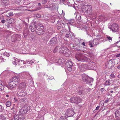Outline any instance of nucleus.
Masks as SVG:
<instances>
[{
  "label": "nucleus",
  "instance_id": "nucleus-1",
  "mask_svg": "<svg viewBox=\"0 0 120 120\" xmlns=\"http://www.w3.org/2000/svg\"><path fill=\"white\" fill-rule=\"evenodd\" d=\"M45 30L43 26L41 24L38 25L36 27V31L38 35H41L44 33Z\"/></svg>",
  "mask_w": 120,
  "mask_h": 120
},
{
  "label": "nucleus",
  "instance_id": "nucleus-2",
  "mask_svg": "<svg viewBox=\"0 0 120 120\" xmlns=\"http://www.w3.org/2000/svg\"><path fill=\"white\" fill-rule=\"evenodd\" d=\"M75 57L76 59L79 61H84L87 59V57L84 56L81 54H77L76 55Z\"/></svg>",
  "mask_w": 120,
  "mask_h": 120
},
{
  "label": "nucleus",
  "instance_id": "nucleus-3",
  "mask_svg": "<svg viewBox=\"0 0 120 120\" xmlns=\"http://www.w3.org/2000/svg\"><path fill=\"white\" fill-rule=\"evenodd\" d=\"M30 108L29 106L25 105L20 110L19 112L20 113L24 114L30 110Z\"/></svg>",
  "mask_w": 120,
  "mask_h": 120
},
{
  "label": "nucleus",
  "instance_id": "nucleus-4",
  "mask_svg": "<svg viewBox=\"0 0 120 120\" xmlns=\"http://www.w3.org/2000/svg\"><path fill=\"white\" fill-rule=\"evenodd\" d=\"M70 101L71 103L77 104L81 102V100L80 98L73 97L70 98Z\"/></svg>",
  "mask_w": 120,
  "mask_h": 120
},
{
  "label": "nucleus",
  "instance_id": "nucleus-5",
  "mask_svg": "<svg viewBox=\"0 0 120 120\" xmlns=\"http://www.w3.org/2000/svg\"><path fill=\"white\" fill-rule=\"evenodd\" d=\"M74 114L73 109L72 108H69L67 109L65 111V114L67 115L68 117L73 116Z\"/></svg>",
  "mask_w": 120,
  "mask_h": 120
},
{
  "label": "nucleus",
  "instance_id": "nucleus-6",
  "mask_svg": "<svg viewBox=\"0 0 120 120\" xmlns=\"http://www.w3.org/2000/svg\"><path fill=\"white\" fill-rule=\"evenodd\" d=\"M85 12L89 14H90L92 10V7L91 5H85L83 6Z\"/></svg>",
  "mask_w": 120,
  "mask_h": 120
},
{
  "label": "nucleus",
  "instance_id": "nucleus-7",
  "mask_svg": "<svg viewBox=\"0 0 120 120\" xmlns=\"http://www.w3.org/2000/svg\"><path fill=\"white\" fill-rule=\"evenodd\" d=\"M25 118L24 116L22 115L18 114L15 115L14 118V120H24Z\"/></svg>",
  "mask_w": 120,
  "mask_h": 120
},
{
  "label": "nucleus",
  "instance_id": "nucleus-8",
  "mask_svg": "<svg viewBox=\"0 0 120 120\" xmlns=\"http://www.w3.org/2000/svg\"><path fill=\"white\" fill-rule=\"evenodd\" d=\"M82 78L83 81L86 82L87 83H90L89 81V77L87 76L86 74H83L82 75Z\"/></svg>",
  "mask_w": 120,
  "mask_h": 120
},
{
  "label": "nucleus",
  "instance_id": "nucleus-9",
  "mask_svg": "<svg viewBox=\"0 0 120 120\" xmlns=\"http://www.w3.org/2000/svg\"><path fill=\"white\" fill-rule=\"evenodd\" d=\"M111 29L112 31L114 32H117L118 30V26L117 24L113 23L111 26Z\"/></svg>",
  "mask_w": 120,
  "mask_h": 120
},
{
  "label": "nucleus",
  "instance_id": "nucleus-10",
  "mask_svg": "<svg viewBox=\"0 0 120 120\" xmlns=\"http://www.w3.org/2000/svg\"><path fill=\"white\" fill-rule=\"evenodd\" d=\"M26 84L25 82H21L19 85L18 86L19 89L21 90H24L26 86Z\"/></svg>",
  "mask_w": 120,
  "mask_h": 120
},
{
  "label": "nucleus",
  "instance_id": "nucleus-11",
  "mask_svg": "<svg viewBox=\"0 0 120 120\" xmlns=\"http://www.w3.org/2000/svg\"><path fill=\"white\" fill-rule=\"evenodd\" d=\"M112 60L113 59H111V60H109L106 62L105 64V66L106 67L108 68H111L113 66V62Z\"/></svg>",
  "mask_w": 120,
  "mask_h": 120
},
{
  "label": "nucleus",
  "instance_id": "nucleus-12",
  "mask_svg": "<svg viewBox=\"0 0 120 120\" xmlns=\"http://www.w3.org/2000/svg\"><path fill=\"white\" fill-rule=\"evenodd\" d=\"M36 22H32L31 24L29 26V28L30 29L32 32H34L36 28Z\"/></svg>",
  "mask_w": 120,
  "mask_h": 120
},
{
  "label": "nucleus",
  "instance_id": "nucleus-13",
  "mask_svg": "<svg viewBox=\"0 0 120 120\" xmlns=\"http://www.w3.org/2000/svg\"><path fill=\"white\" fill-rule=\"evenodd\" d=\"M20 36L17 34H14L12 37L11 40L13 42H15V41L20 39Z\"/></svg>",
  "mask_w": 120,
  "mask_h": 120
},
{
  "label": "nucleus",
  "instance_id": "nucleus-14",
  "mask_svg": "<svg viewBox=\"0 0 120 120\" xmlns=\"http://www.w3.org/2000/svg\"><path fill=\"white\" fill-rule=\"evenodd\" d=\"M16 85L14 83L12 80L11 79L9 81L8 88L10 89H12Z\"/></svg>",
  "mask_w": 120,
  "mask_h": 120
},
{
  "label": "nucleus",
  "instance_id": "nucleus-15",
  "mask_svg": "<svg viewBox=\"0 0 120 120\" xmlns=\"http://www.w3.org/2000/svg\"><path fill=\"white\" fill-rule=\"evenodd\" d=\"M57 39L55 37H53L51 39L50 41V45L52 46H55L56 43Z\"/></svg>",
  "mask_w": 120,
  "mask_h": 120
},
{
  "label": "nucleus",
  "instance_id": "nucleus-16",
  "mask_svg": "<svg viewBox=\"0 0 120 120\" xmlns=\"http://www.w3.org/2000/svg\"><path fill=\"white\" fill-rule=\"evenodd\" d=\"M11 79L16 85L20 81L19 78L17 76L13 77Z\"/></svg>",
  "mask_w": 120,
  "mask_h": 120
},
{
  "label": "nucleus",
  "instance_id": "nucleus-17",
  "mask_svg": "<svg viewBox=\"0 0 120 120\" xmlns=\"http://www.w3.org/2000/svg\"><path fill=\"white\" fill-rule=\"evenodd\" d=\"M115 114L116 119L120 120V109L116 111L115 112Z\"/></svg>",
  "mask_w": 120,
  "mask_h": 120
},
{
  "label": "nucleus",
  "instance_id": "nucleus-18",
  "mask_svg": "<svg viewBox=\"0 0 120 120\" xmlns=\"http://www.w3.org/2000/svg\"><path fill=\"white\" fill-rule=\"evenodd\" d=\"M98 19L99 21L104 22L107 20L106 18L104 15H100L98 17Z\"/></svg>",
  "mask_w": 120,
  "mask_h": 120
},
{
  "label": "nucleus",
  "instance_id": "nucleus-19",
  "mask_svg": "<svg viewBox=\"0 0 120 120\" xmlns=\"http://www.w3.org/2000/svg\"><path fill=\"white\" fill-rule=\"evenodd\" d=\"M71 54V52L70 50L67 48H66V49L65 51L64 54L65 56L68 57L70 56Z\"/></svg>",
  "mask_w": 120,
  "mask_h": 120
},
{
  "label": "nucleus",
  "instance_id": "nucleus-20",
  "mask_svg": "<svg viewBox=\"0 0 120 120\" xmlns=\"http://www.w3.org/2000/svg\"><path fill=\"white\" fill-rule=\"evenodd\" d=\"M66 66L67 67H72L73 64L72 61L70 60H68L66 63Z\"/></svg>",
  "mask_w": 120,
  "mask_h": 120
},
{
  "label": "nucleus",
  "instance_id": "nucleus-21",
  "mask_svg": "<svg viewBox=\"0 0 120 120\" xmlns=\"http://www.w3.org/2000/svg\"><path fill=\"white\" fill-rule=\"evenodd\" d=\"M17 94L19 96L22 97L26 95V93L24 91H19Z\"/></svg>",
  "mask_w": 120,
  "mask_h": 120
},
{
  "label": "nucleus",
  "instance_id": "nucleus-22",
  "mask_svg": "<svg viewBox=\"0 0 120 120\" xmlns=\"http://www.w3.org/2000/svg\"><path fill=\"white\" fill-rule=\"evenodd\" d=\"M67 48V47L65 46L60 48L59 49V52L61 53H62L64 54V52Z\"/></svg>",
  "mask_w": 120,
  "mask_h": 120
},
{
  "label": "nucleus",
  "instance_id": "nucleus-23",
  "mask_svg": "<svg viewBox=\"0 0 120 120\" xmlns=\"http://www.w3.org/2000/svg\"><path fill=\"white\" fill-rule=\"evenodd\" d=\"M98 44V42H96L94 40L93 43L94 45H92V44H90L89 45H90V47H94V46H96Z\"/></svg>",
  "mask_w": 120,
  "mask_h": 120
},
{
  "label": "nucleus",
  "instance_id": "nucleus-24",
  "mask_svg": "<svg viewBox=\"0 0 120 120\" xmlns=\"http://www.w3.org/2000/svg\"><path fill=\"white\" fill-rule=\"evenodd\" d=\"M4 89V86L2 85V82L0 80V91Z\"/></svg>",
  "mask_w": 120,
  "mask_h": 120
},
{
  "label": "nucleus",
  "instance_id": "nucleus-25",
  "mask_svg": "<svg viewBox=\"0 0 120 120\" xmlns=\"http://www.w3.org/2000/svg\"><path fill=\"white\" fill-rule=\"evenodd\" d=\"M110 84V82L109 80H107L104 83V84L105 86H108Z\"/></svg>",
  "mask_w": 120,
  "mask_h": 120
},
{
  "label": "nucleus",
  "instance_id": "nucleus-26",
  "mask_svg": "<svg viewBox=\"0 0 120 120\" xmlns=\"http://www.w3.org/2000/svg\"><path fill=\"white\" fill-rule=\"evenodd\" d=\"M3 3L4 4L5 6L7 5L8 3V0H2Z\"/></svg>",
  "mask_w": 120,
  "mask_h": 120
},
{
  "label": "nucleus",
  "instance_id": "nucleus-27",
  "mask_svg": "<svg viewBox=\"0 0 120 120\" xmlns=\"http://www.w3.org/2000/svg\"><path fill=\"white\" fill-rule=\"evenodd\" d=\"M95 65V63L93 62H91L89 64V66L90 67L93 68Z\"/></svg>",
  "mask_w": 120,
  "mask_h": 120
},
{
  "label": "nucleus",
  "instance_id": "nucleus-28",
  "mask_svg": "<svg viewBox=\"0 0 120 120\" xmlns=\"http://www.w3.org/2000/svg\"><path fill=\"white\" fill-rule=\"evenodd\" d=\"M11 104V102L10 101H7L6 103V105L7 107H9Z\"/></svg>",
  "mask_w": 120,
  "mask_h": 120
},
{
  "label": "nucleus",
  "instance_id": "nucleus-29",
  "mask_svg": "<svg viewBox=\"0 0 120 120\" xmlns=\"http://www.w3.org/2000/svg\"><path fill=\"white\" fill-rule=\"evenodd\" d=\"M60 120H68L65 116H61L60 118Z\"/></svg>",
  "mask_w": 120,
  "mask_h": 120
},
{
  "label": "nucleus",
  "instance_id": "nucleus-30",
  "mask_svg": "<svg viewBox=\"0 0 120 120\" xmlns=\"http://www.w3.org/2000/svg\"><path fill=\"white\" fill-rule=\"evenodd\" d=\"M38 96L37 94H35L33 95V97L34 98L33 99L35 101H37L38 99Z\"/></svg>",
  "mask_w": 120,
  "mask_h": 120
},
{
  "label": "nucleus",
  "instance_id": "nucleus-31",
  "mask_svg": "<svg viewBox=\"0 0 120 120\" xmlns=\"http://www.w3.org/2000/svg\"><path fill=\"white\" fill-rule=\"evenodd\" d=\"M6 118L4 116H0V120H5Z\"/></svg>",
  "mask_w": 120,
  "mask_h": 120
},
{
  "label": "nucleus",
  "instance_id": "nucleus-32",
  "mask_svg": "<svg viewBox=\"0 0 120 120\" xmlns=\"http://www.w3.org/2000/svg\"><path fill=\"white\" fill-rule=\"evenodd\" d=\"M58 50L57 47H56L54 48V50L53 51V52L54 53H55L57 52V50Z\"/></svg>",
  "mask_w": 120,
  "mask_h": 120
},
{
  "label": "nucleus",
  "instance_id": "nucleus-33",
  "mask_svg": "<svg viewBox=\"0 0 120 120\" xmlns=\"http://www.w3.org/2000/svg\"><path fill=\"white\" fill-rule=\"evenodd\" d=\"M66 0H60V3H63L64 4H65V3H66Z\"/></svg>",
  "mask_w": 120,
  "mask_h": 120
},
{
  "label": "nucleus",
  "instance_id": "nucleus-34",
  "mask_svg": "<svg viewBox=\"0 0 120 120\" xmlns=\"http://www.w3.org/2000/svg\"><path fill=\"white\" fill-rule=\"evenodd\" d=\"M110 76L111 77L113 78H114L115 77V76L114 75V73H112L111 74Z\"/></svg>",
  "mask_w": 120,
  "mask_h": 120
},
{
  "label": "nucleus",
  "instance_id": "nucleus-35",
  "mask_svg": "<svg viewBox=\"0 0 120 120\" xmlns=\"http://www.w3.org/2000/svg\"><path fill=\"white\" fill-rule=\"evenodd\" d=\"M47 0H43L42 1L41 3L42 4H45L46 3Z\"/></svg>",
  "mask_w": 120,
  "mask_h": 120
},
{
  "label": "nucleus",
  "instance_id": "nucleus-36",
  "mask_svg": "<svg viewBox=\"0 0 120 120\" xmlns=\"http://www.w3.org/2000/svg\"><path fill=\"white\" fill-rule=\"evenodd\" d=\"M67 67V69L68 71H71L72 70V67Z\"/></svg>",
  "mask_w": 120,
  "mask_h": 120
},
{
  "label": "nucleus",
  "instance_id": "nucleus-37",
  "mask_svg": "<svg viewBox=\"0 0 120 120\" xmlns=\"http://www.w3.org/2000/svg\"><path fill=\"white\" fill-rule=\"evenodd\" d=\"M107 39H108L109 41H110V40H111V41H112V38L109 36H107Z\"/></svg>",
  "mask_w": 120,
  "mask_h": 120
},
{
  "label": "nucleus",
  "instance_id": "nucleus-38",
  "mask_svg": "<svg viewBox=\"0 0 120 120\" xmlns=\"http://www.w3.org/2000/svg\"><path fill=\"white\" fill-rule=\"evenodd\" d=\"M51 8V6H47V5H46V6H44V7H43V8Z\"/></svg>",
  "mask_w": 120,
  "mask_h": 120
},
{
  "label": "nucleus",
  "instance_id": "nucleus-39",
  "mask_svg": "<svg viewBox=\"0 0 120 120\" xmlns=\"http://www.w3.org/2000/svg\"><path fill=\"white\" fill-rule=\"evenodd\" d=\"M104 101H101L100 102V104H101V105H103L104 104Z\"/></svg>",
  "mask_w": 120,
  "mask_h": 120
},
{
  "label": "nucleus",
  "instance_id": "nucleus-40",
  "mask_svg": "<svg viewBox=\"0 0 120 120\" xmlns=\"http://www.w3.org/2000/svg\"><path fill=\"white\" fill-rule=\"evenodd\" d=\"M8 14L10 16H12L13 15V12H11L9 13Z\"/></svg>",
  "mask_w": 120,
  "mask_h": 120
},
{
  "label": "nucleus",
  "instance_id": "nucleus-41",
  "mask_svg": "<svg viewBox=\"0 0 120 120\" xmlns=\"http://www.w3.org/2000/svg\"><path fill=\"white\" fill-rule=\"evenodd\" d=\"M3 108L2 106L0 105V112H2L3 110Z\"/></svg>",
  "mask_w": 120,
  "mask_h": 120
},
{
  "label": "nucleus",
  "instance_id": "nucleus-42",
  "mask_svg": "<svg viewBox=\"0 0 120 120\" xmlns=\"http://www.w3.org/2000/svg\"><path fill=\"white\" fill-rule=\"evenodd\" d=\"M65 37L67 38H69V35L68 34H67L65 35Z\"/></svg>",
  "mask_w": 120,
  "mask_h": 120
},
{
  "label": "nucleus",
  "instance_id": "nucleus-43",
  "mask_svg": "<svg viewBox=\"0 0 120 120\" xmlns=\"http://www.w3.org/2000/svg\"><path fill=\"white\" fill-rule=\"evenodd\" d=\"M22 7L23 9H24V10H26V9L27 8V7L26 6H23V7Z\"/></svg>",
  "mask_w": 120,
  "mask_h": 120
},
{
  "label": "nucleus",
  "instance_id": "nucleus-44",
  "mask_svg": "<svg viewBox=\"0 0 120 120\" xmlns=\"http://www.w3.org/2000/svg\"><path fill=\"white\" fill-rule=\"evenodd\" d=\"M4 16L2 15H0V19H3Z\"/></svg>",
  "mask_w": 120,
  "mask_h": 120
},
{
  "label": "nucleus",
  "instance_id": "nucleus-45",
  "mask_svg": "<svg viewBox=\"0 0 120 120\" xmlns=\"http://www.w3.org/2000/svg\"><path fill=\"white\" fill-rule=\"evenodd\" d=\"M30 61L31 64V63H34V60H31Z\"/></svg>",
  "mask_w": 120,
  "mask_h": 120
},
{
  "label": "nucleus",
  "instance_id": "nucleus-46",
  "mask_svg": "<svg viewBox=\"0 0 120 120\" xmlns=\"http://www.w3.org/2000/svg\"><path fill=\"white\" fill-rule=\"evenodd\" d=\"M26 63L28 64H31V63L30 62V61H29L28 60H26Z\"/></svg>",
  "mask_w": 120,
  "mask_h": 120
},
{
  "label": "nucleus",
  "instance_id": "nucleus-47",
  "mask_svg": "<svg viewBox=\"0 0 120 120\" xmlns=\"http://www.w3.org/2000/svg\"><path fill=\"white\" fill-rule=\"evenodd\" d=\"M1 22L2 23H5V22H6V21L5 20H4V19H3V20H1Z\"/></svg>",
  "mask_w": 120,
  "mask_h": 120
},
{
  "label": "nucleus",
  "instance_id": "nucleus-48",
  "mask_svg": "<svg viewBox=\"0 0 120 120\" xmlns=\"http://www.w3.org/2000/svg\"><path fill=\"white\" fill-rule=\"evenodd\" d=\"M116 57H120V53L116 55Z\"/></svg>",
  "mask_w": 120,
  "mask_h": 120
},
{
  "label": "nucleus",
  "instance_id": "nucleus-49",
  "mask_svg": "<svg viewBox=\"0 0 120 120\" xmlns=\"http://www.w3.org/2000/svg\"><path fill=\"white\" fill-rule=\"evenodd\" d=\"M99 107L100 106H97L96 108V109L97 110H98L99 109Z\"/></svg>",
  "mask_w": 120,
  "mask_h": 120
},
{
  "label": "nucleus",
  "instance_id": "nucleus-50",
  "mask_svg": "<svg viewBox=\"0 0 120 120\" xmlns=\"http://www.w3.org/2000/svg\"><path fill=\"white\" fill-rule=\"evenodd\" d=\"M19 101L20 102H21L22 101L23 102H24V100L23 99H20L19 100Z\"/></svg>",
  "mask_w": 120,
  "mask_h": 120
},
{
  "label": "nucleus",
  "instance_id": "nucleus-51",
  "mask_svg": "<svg viewBox=\"0 0 120 120\" xmlns=\"http://www.w3.org/2000/svg\"><path fill=\"white\" fill-rule=\"evenodd\" d=\"M23 63L24 64H27L26 60V61H23Z\"/></svg>",
  "mask_w": 120,
  "mask_h": 120
},
{
  "label": "nucleus",
  "instance_id": "nucleus-52",
  "mask_svg": "<svg viewBox=\"0 0 120 120\" xmlns=\"http://www.w3.org/2000/svg\"><path fill=\"white\" fill-rule=\"evenodd\" d=\"M14 99L15 100V102H17L18 101V100L17 99H15V98H14Z\"/></svg>",
  "mask_w": 120,
  "mask_h": 120
},
{
  "label": "nucleus",
  "instance_id": "nucleus-53",
  "mask_svg": "<svg viewBox=\"0 0 120 120\" xmlns=\"http://www.w3.org/2000/svg\"><path fill=\"white\" fill-rule=\"evenodd\" d=\"M82 45L84 46H85V44L84 42H83L82 43Z\"/></svg>",
  "mask_w": 120,
  "mask_h": 120
},
{
  "label": "nucleus",
  "instance_id": "nucleus-54",
  "mask_svg": "<svg viewBox=\"0 0 120 120\" xmlns=\"http://www.w3.org/2000/svg\"><path fill=\"white\" fill-rule=\"evenodd\" d=\"M109 101V100H106L105 101V103H107Z\"/></svg>",
  "mask_w": 120,
  "mask_h": 120
},
{
  "label": "nucleus",
  "instance_id": "nucleus-55",
  "mask_svg": "<svg viewBox=\"0 0 120 120\" xmlns=\"http://www.w3.org/2000/svg\"><path fill=\"white\" fill-rule=\"evenodd\" d=\"M117 80L116 79L114 80L113 81V82H116Z\"/></svg>",
  "mask_w": 120,
  "mask_h": 120
},
{
  "label": "nucleus",
  "instance_id": "nucleus-56",
  "mask_svg": "<svg viewBox=\"0 0 120 120\" xmlns=\"http://www.w3.org/2000/svg\"><path fill=\"white\" fill-rule=\"evenodd\" d=\"M41 5V4L40 3H39L38 4V6H40Z\"/></svg>",
  "mask_w": 120,
  "mask_h": 120
},
{
  "label": "nucleus",
  "instance_id": "nucleus-57",
  "mask_svg": "<svg viewBox=\"0 0 120 120\" xmlns=\"http://www.w3.org/2000/svg\"><path fill=\"white\" fill-rule=\"evenodd\" d=\"M117 68L118 69H120V65L118 66Z\"/></svg>",
  "mask_w": 120,
  "mask_h": 120
},
{
  "label": "nucleus",
  "instance_id": "nucleus-58",
  "mask_svg": "<svg viewBox=\"0 0 120 120\" xmlns=\"http://www.w3.org/2000/svg\"><path fill=\"white\" fill-rule=\"evenodd\" d=\"M104 88H101V91H104Z\"/></svg>",
  "mask_w": 120,
  "mask_h": 120
},
{
  "label": "nucleus",
  "instance_id": "nucleus-59",
  "mask_svg": "<svg viewBox=\"0 0 120 120\" xmlns=\"http://www.w3.org/2000/svg\"><path fill=\"white\" fill-rule=\"evenodd\" d=\"M118 78H120V75H118Z\"/></svg>",
  "mask_w": 120,
  "mask_h": 120
},
{
  "label": "nucleus",
  "instance_id": "nucleus-60",
  "mask_svg": "<svg viewBox=\"0 0 120 120\" xmlns=\"http://www.w3.org/2000/svg\"><path fill=\"white\" fill-rule=\"evenodd\" d=\"M6 96L7 97H9V95H6Z\"/></svg>",
  "mask_w": 120,
  "mask_h": 120
},
{
  "label": "nucleus",
  "instance_id": "nucleus-61",
  "mask_svg": "<svg viewBox=\"0 0 120 120\" xmlns=\"http://www.w3.org/2000/svg\"><path fill=\"white\" fill-rule=\"evenodd\" d=\"M113 91L112 90H111L110 91V92L111 93H112L113 92Z\"/></svg>",
  "mask_w": 120,
  "mask_h": 120
},
{
  "label": "nucleus",
  "instance_id": "nucleus-62",
  "mask_svg": "<svg viewBox=\"0 0 120 120\" xmlns=\"http://www.w3.org/2000/svg\"><path fill=\"white\" fill-rule=\"evenodd\" d=\"M77 16H78V15H76V19H77Z\"/></svg>",
  "mask_w": 120,
  "mask_h": 120
},
{
  "label": "nucleus",
  "instance_id": "nucleus-63",
  "mask_svg": "<svg viewBox=\"0 0 120 120\" xmlns=\"http://www.w3.org/2000/svg\"><path fill=\"white\" fill-rule=\"evenodd\" d=\"M21 60H20V59H19V61H18L19 62H20V61Z\"/></svg>",
  "mask_w": 120,
  "mask_h": 120
},
{
  "label": "nucleus",
  "instance_id": "nucleus-64",
  "mask_svg": "<svg viewBox=\"0 0 120 120\" xmlns=\"http://www.w3.org/2000/svg\"><path fill=\"white\" fill-rule=\"evenodd\" d=\"M23 61L24 60H21V62H23Z\"/></svg>",
  "mask_w": 120,
  "mask_h": 120
}]
</instances>
